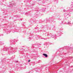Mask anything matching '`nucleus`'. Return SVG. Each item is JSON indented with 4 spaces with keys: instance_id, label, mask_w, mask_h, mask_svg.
Here are the masks:
<instances>
[{
    "instance_id": "1",
    "label": "nucleus",
    "mask_w": 73,
    "mask_h": 73,
    "mask_svg": "<svg viewBox=\"0 0 73 73\" xmlns=\"http://www.w3.org/2000/svg\"><path fill=\"white\" fill-rule=\"evenodd\" d=\"M43 56H45V57H46V54H43Z\"/></svg>"
},
{
    "instance_id": "2",
    "label": "nucleus",
    "mask_w": 73,
    "mask_h": 73,
    "mask_svg": "<svg viewBox=\"0 0 73 73\" xmlns=\"http://www.w3.org/2000/svg\"><path fill=\"white\" fill-rule=\"evenodd\" d=\"M30 61H31V60H28L29 62H30Z\"/></svg>"
},
{
    "instance_id": "3",
    "label": "nucleus",
    "mask_w": 73,
    "mask_h": 73,
    "mask_svg": "<svg viewBox=\"0 0 73 73\" xmlns=\"http://www.w3.org/2000/svg\"><path fill=\"white\" fill-rule=\"evenodd\" d=\"M48 57V55L47 54H46V57Z\"/></svg>"
}]
</instances>
